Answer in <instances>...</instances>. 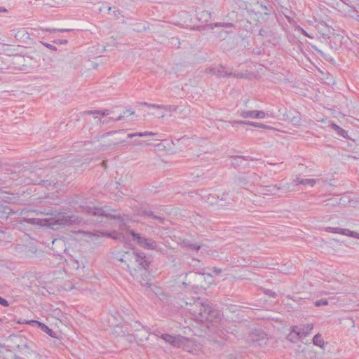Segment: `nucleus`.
Returning a JSON list of instances; mask_svg holds the SVG:
<instances>
[{"instance_id": "obj_48", "label": "nucleus", "mask_w": 359, "mask_h": 359, "mask_svg": "<svg viewBox=\"0 0 359 359\" xmlns=\"http://www.w3.org/2000/svg\"><path fill=\"white\" fill-rule=\"evenodd\" d=\"M0 12H4V13H7L8 12V10L4 7H1L0 8Z\"/></svg>"}, {"instance_id": "obj_49", "label": "nucleus", "mask_w": 359, "mask_h": 359, "mask_svg": "<svg viewBox=\"0 0 359 359\" xmlns=\"http://www.w3.org/2000/svg\"><path fill=\"white\" fill-rule=\"evenodd\" d=\"M156 336L157 337H160L161 335L160 334V332L159 331H155V332L154 333Z\"/></svg>"}, {"instance_id": "obj_5", "label": "nucleus", "mask_w": 359, "mask_h": 359, "mask_svg": "<svg viewBox=\"0 0 359 359\" xmlns=\"http://www.w3.org/2000/svg\"><path fill=\"white\" fill-rule=\"evenodd\" d=\"M81 219L76 215H66L65 214H59L55 217V224L58 225L69 226L74 224H79Z\"/></svg>"}, {"instance_id": "obj_37", "label": "nucleus", "mask_w": 359, "mask_h": 359, "mask_svg": "<svg viewBox=\"0 0 359 359\" xmlns=\"http://www.w3.org/2000/svg\"><path fill=\"white\" fill-rule=\"evenodd\" d=\"M42 44L46 46V48L52 50H54V51H56L57 50V48L52 45V44H50V43H46V42H43Z\"/></svg>"}, {"instance_id": "obj_4", "label": "nucleus", "mask_w": 359, "mask_h": 359, "mask_svg": "<svg viewBox=\"0 0 359 359\" xmlns=\"http://www.w3.org/2000/svg\"><path fill=\"white\" fill-rule=\"evenodd\" d=\"M160 337L177 348L184 347L189 341L188 338L181 335L174 336L169 334H163Z\"/></svg>"}, {"instance_id": "obj_15", "label": "nucleus", "mask_w": 359, "mask_h": 359, "mask_svg": "<svg viewBox=\"0 0 359 359\" xmlns=\"http://www.w3.org/2000/svg\"><path fill=\"white\" fill-rule=\"evenodd\" d=\"M313 328V325L311 323H308L302 325V327H299V334L302 337H306L309 336Z\"/></svg>"}, {"instance_id": "obj_26", "label": "nucleus", "mask_w": 359, "mask_h": 359, "mask_svg": "<svg viewBox=\"0 0 359 359\" xmlns=\"http://www.w3.org/2000/svg\"><path fill=\"white\" fill-rule=\"evenodd\" d=\"M177 109H178V107L176 105L162 104L161 109H163L165 111H176L177 110Z\"/></svg>"}, {"instance_id": "obj_35", "label": "nucleus", "mask_w": 359, "mask_h": 359, "mask_svg": "<svg viewBox=\"0 0 359 359\" xmlns=\"http://www.w3.org/2000/svg\"><path fill=\"white\" fill-rule=\"evenodd\" d=\"M249 180H247L245 178H243V177H239L238 178V184L240 186H245L248 184Z\"/></svg>"}, {"instance_id": "obj_40", "label": "nucleus", "mask_w": 359, "mask_h": 359, "mask_svg": "<svg viewBox=\"0 0 359 359\" xmlns=\"http://www.w3.org/2000/svg\"><path fill=\"white\" fill-rule=\"evenodd\" d=\"M273 165L274 166H276L277 169L279 170H283L285 168V165L283 164V163H280L273 164Z\"/></svg>"}, {"instance_id": "obj_2", "label": "nucleus", "mask_w": 359, "mask_h": 359, "mask_svg": "<svg viewBox=\"0 0 359 359\" xmlns=\"http://www.w3.org/2000/svg\"><path fill=\"white\" fill-rule=\"evenodd\" d=\"M129 233L132 236V240L136 242L141 248L146 250H156L162 254L166 253V250L158 247V243L154 240L142 236L140 233H136L134 230H130Z\"/></svg>"}, {"instance_id": "obj_22", "label": "nucleus", "mask_w": 359, "mask_h": 359, "mask_svg": "<svg viewBox=\"0 0 359 359\" xmlns=\"http://www.w3.org/2000/svg\"><path fill=\"white\" fill-rule=\"evenodd\" d=\"M313 344L320 348L323 347L325 342L320 334H317L313 337Z\"/></svg>"}, {"instance_id": "obj_30", "label": "nucleus", "mask_w": 359, "mask_h": 359, "mask_svg": "<svg viewBox=\"0 0 359 359\" xmlns=\"http://www.w3.org/2000/svg\"><path fill=\"white\" fill-rule=\"evenodd\" d=\"M113 15L114 20H120L121 18H123V15L121 13V11L119 10H114L113 11Z\"/></svg>"}, {"instance_id": "obj_58", "label": "nucleus", "mask_w": 359, "mask_h": 359, "mask_svg": "<svg viewBox=\"0 0 359 359\" xmlns=\"http://www.w3.org/2000/svg\"><path fill=\"white\" fill-rule=\"evenodd\" d=\"M222 339H225L224 336H220Z\"/></svg>"}, {"instance_id": "obj_45", "label": "nucleus", "mask_w": 359, "mask_h": 359, "mask_svg": "<svg viewBox=\"0 0 359 359\" xmlns=\"http://www.w3.org/2000/svg\"><path fill=\"white\" fill-rule=\"evenodd\" d=\"M266 293L267 294H269V296L272 297H276V293L275 292L271 291V290H267Z\"/></svg>"}, {"instance_id": "obj_32", "label": "nucleus", "mask_w": 359, "mask_h": 359, "mask_svg": "<svg viewBox=\"0 0 359 359\" xmlns=\"http://www.w3.org/2000/svg\"><path fill=\"white\" fill-rule=\"evenodd\" d=\"M296 30L307 37L312 38V36H311L303 28L299 26L296 27Z\"/></svg>"}, {"instance_id": "obj_13", "label": "nucleus", "mask_w": 359, "mask_h": 359, "mask_svg": "<svg viewBox=\"0 0 359 359\" xmlns=\"http://www.w3.org/2000/svg\"><path fill=\"white\" fill-rule=\"evenodd\" d=\"M232 125L233 124H239V125H249L255 127L262 128H270L271 127L266 126L263 123L252 122V121H233L231 122Z\"/></svg>"}, {"instance_id": "obj_57", "label": "nucleus", "mask_w": 359, "mask_h": 359, "mask_svg": "<svg viewBox=\"0 0 359 359\" xmlns=\"http://www.w3.org/2000/svg\"><path fill=\"white\" fill-rule=\"evenodd\" d=\"M318 52H319L321 55H323V52H322L321 50H318Z\"/></svg>"}, {"instance_id": "obj_19", "label": "nucleus", "mask_w": 359, "mask_h": 359, "mask_svg": "<svg viewBox=\"0 0 359 359\" xmlns=\"http://www.w3.org/2000/svg\"><path fill=\"white\" fill-rule=\"evenodd\" d=\"M144 215L151 217L154 219H156L158 222L160 224H163L164 222V218L160 215H155L154 212L150 210H145L143 212Z\"/></svg>"}, {"instance_id": "obj_3", "label": "nucleus", "mask_w": 359, "mask_h": 359, "mask_svg": "<svg viewBox=\"0 0 359 359\" xmlns=\"http://www.w3.org/2000/svg\"><path fill=\"white\" fill-rule=\"evenodd\" d=\"M248 341L255 346L263 347L266 345L268 339L262 330H254L248 336Z\"/></svg>"}, {"instance_id": "obj_34", "label": "nucleus", "mask_w": 359, "mask_h": 359, "mask_svg": "<svg viewBox=\"0 0 359 359\" xmlns=\"http://www.w3.org/2000/svg\"><path fill=\"white\" fill-rule=\"evenodd\" d=\"M188 246L190 249L196 250V251L199 250L201 248V246L197 243H191Z\"/></svg>"}, {"instance_id": "obj_7", "label": "nucleus", "mask_w": 359, "mask_h": 359, "mask_svg": "<svg viewBox=\"0 0 359 359\" xmlns=\"http://www.w3.org/2000/svg\"><path fill=\"white\" fill-rule=\"evenodd\" d=\"M210 72L218 76H230L232 75L231 69H226L222 65H218L217 67L210 69Z\"/></svg>"}, {"instance_id": "obj_31", "label": "nucleus", "mask_w": 359, "mask_h": 359, "mask_svg": "<svg viewBox=\"0 0 359 359\" xmlns=\"http://www.w3.org/2000/svg\"><path fill=\"white\" fill-rule=\"evenodd\" d=\"M26 323L31 325L32 326H38L39 327H41V326L43 324L42 323H41L38 320H34L27 321Z\"/></svg>"}, {"instance_id": "obj_52", "label": "nucleus", "mask_w": 359, "mask_h": 359, "mask_svg": "<svg viewBox=\"0 0 359 359\" xmlns=\"http://www.w3.org/2000/svg\"><path fill=\"white\" fill-rule=\"evenodd\" d=\"M126 269H127L128 271H130V266H129V264H126Z\"/></svg>"}, {"instance_id": "obj_54", "label": "nucleus", "mask_w": 359, "mask_h": 359, "mask_svg": "<svg viewBox=\"0 0 359 359\" xmlns=\"http://www.w3.org/2000/svg\"><path fill=\"white\" fill-rule=\"evenodd\" d=\"M111 9H112V8H111V7H110V6H109V7H108V11H110Z\"/></svg>"}, {"instance_id": "obj_43", "label": "nucleus", "mask_w": 359, "mask_h": 359, "mask_svg": "<svg viewBox=\"0 0 359 359\" xmlns=\"http://www.w3.org/2000/svg\"><path fill=\"white\" fill-rule=\"evenodd\" d=\"M268 188L270 189V191L271 192H275L276 190H278L280 189V188L279 187H278L277 185H273V186H269Z\"/></svg>"}, {"instance_id": "obj_42", "label": "nucleus", "mask_w": 359, "mask_h": 359, "mask_svg": "<svg viewBox=\"0 0 359 359\" xmlns=\"http://www.w3.org/2000/svg\"><path fill=\"white\" fill-rule=\"evenodd\" d=\"M55 184H56V182H55V181H52L51 182H49L48 180L43 181V185L46 186V187L51 185V184L55 185Z\"/></svg>"}, {"instance_id": "obj_1", "label": "nucleus", "mask_w": 359, "mask_h": 359, "mask_svg": "<svg viewBox=\"0 0 359 359\" xmlns=\"http://www.w3.org/2000/svg\"><path fill=\"white\" fill-rule=\"evenodd\" d=\"M186 309L193 316L196 321L205 322L211 321V316L216 312L212 306V304L208 301L201 298L188 299L185 301Z\"/></svg>"}, {"instance_id": "obj_36", "label": "nucleus", "mask_w": 359, "mask_h": 359, "mask_svg": "<svg viewBox=\"0 0 359 359\" xmlns=\"http://www.w3.org/2000/svg\"><path fill=\"white\" fill-rule=\"evenodd\" d=\"M249 180H250L252 182H255L258 180L259 177L256 173L253 172L249 176Z\"/></svg>"}, {"instance_id": "obj_6", "label": "nucleus", "mask_w": 359, "mask_h": 359, "mask_svg": "<svg viewBox=\"0 0 359 359\" xmlns=\"http://www.w3.org/2000/svg\"><path fill=\"white\" fill-rule=\"evenodd\" d=\"M240 116L244 118H264L266 114L264 111H242Z\"/></svg>"}, {"instance_id": "obj_17", "label": "nucleus", "mask_w": 359, "mask_h": 359, "mask_svg": "<svg viewBox=\"0 0 359 359\" xmlns=\"http://www.w3.org/2000/svg\"><path fill=\"white\" fill-rule=\"evenodd\" d=\"M15 212L12 210L8 205H0V217L1 218H8V216L14 213Z\"/></svg>"}, {"instance_id": "obj_28", "label": "nucleus", "mask_w": 359, "mask_h": 359, "mask_svg": "<svg viewBox=\"0 0 359 359\" xmlns=\"http://www.w3.org/2000/svg\"><path fill=\"white\" fill-rule=\"evenodd\" d=\"M140 104L143 105V106H147L149 108L158 109H161V106H162V104H150V103L145 102H140Z\"/></svg>"}, {"instance_id": "obj_20", "label": "nucleus", "mask_w": 359, "mask_h": 359, "mask_svg": "<svg viewBox=\"0 0 359 359\" xmlns=\"http://www.w3.org/2000/svg\"><path fill=\"white\" fill-rule=\"evenodd\" d=\"M233 26V24L230 22H215L209 25L210 28L212 29L215 27L231 28Z\"/></svg>"}, {"instance_id": "obj_11", "label": "nucleus", "mask_w": 359, "mask_h": 359, "mask_svg": "<svg viewBox=\"0 0 359 359\" xmlns=\"http://www.w3.org/2000/svg\"><path fill=\"white\" fill-rule=\"evenodd\" d=\"M299 333V326H293L291 327V331L288 334L287 339L291 342H297L302 338Z\"/></svg>"}, {"instance_id": "obj_18", "label": "nucleus", "mask_w": 359, "mask_h": 359, "mask_svg": "<svg viewBox=\"0 0 359 359\" xmlns=\"http://www.w3.org/2000/svg\"><path fill=\"white\" fill-rule=\"evenodd\" d=\"M294 182L296 184H302V185H309L310 187H313L316 184V180L314 179H301L296 178Z\"/></svg>"}, {"instance_id": "obj_38", "label": "nucleus", "mask_w": 359, "mask_h": 359, "mask_svg": "<svg viewBox=\"0 0 359 359\" xmlns=\"http://www.w3.org/2000/svg\"><path fill=\"white\" fill-rule=\"evenodd\" d=\"M0 304H1V306H4V307H8V306H9V303H8V302L6 299H4V298H2V297H0Z\"/></svg>"}, {"instance_id": "obj_29", "label": "nucleus", "mask_w": 359, "mask_h": 359, "mask_svg": "<svg viewBox=\"0 0 359 359\" xmlns=\"http://www.w3.org/2000/svg\"><path fill=\"white\" fill-rule=\"evenodd\" d=\"M314 305L317 307H319L321 306H327V305H328V301L325 299H321L316 301L314 302Z\"/></svg>"}, {"instance_id": "obj_41", "label": "nucleus", "mask_w": 359, "mask_h": 359, "mask_svg": "<svg viewBox=\"0 0 359 359\" xmlns=\"http://www.w3.org/2000/svg\"><path fill=\"white\" fill-rule=\"evenodd\" d=\"M349 236L359 239V233L351 231Z\"/></svg>"}, {"instance_id": "obj_27", "label": "nucleus", "mask_w": 359, "mask_h": 359, "mask_svg": "<svg viewBox=\"0 0 359 359\" xmlns=\"http://www.w3.org/2000/svg\"><path fill=\"white\" fill-rule=\"evenodd\" d=\"M46 32H50V33H53V32H71V31H73V29H51V28H46L44 29Z\"/></svg>"}, {"instance_id": "obj_46", "label": "nucleus", "mask_w": 359, "mask_h": 359, "mask_svg": "<svg viewBox=\"0 0 359 359\" xmlns=\"http://www.w3.org/2000/svg\"><path fill=\"white\" fill-rule=\"evenodd\" d=\"M214 271L216 273H220L222 272V269H219V268H216L215 267L213 269Z\"/></svg>"}, {"instance_id": "obj_59", "label": "nucleus", "mask_w": 359, "mask_h": 359, "mask_svg": "<svg viewBox=\"0 0 359 359\" xmlns=\"http://www.w3.org/2000/svg\"><path fill=\"white\" fill-rule=\"evenodd\" d=\"M0 321H1V319L0 318Z\"/></svg>"}, {"instance_id": "obj_23", "label": "nucleus", "mask_w": 359, "mask_h": 359, "mask_svg": "<svg viewBox=\"0 0 359 359\" xmlns=\"http://www.w3.org/2000/svg\"><path fill=\"white\" fill-rule=\"evenodd\" d=\"M156 133H153V132H149V131H146V132H143V133H130L128 135V137H130V138H132V137H144V136H149V135H151V136H153V135H156Z\"/></svg>"}, {"instance_id": "obj_21", "label": "nucleus", "mask_w": 359, "mask_h": 359, "mask_svg": "<svg viewBox=\"0 0 359 359\" xmlns=\"http://www.w3.org/2000/svg\"><path fill=\"white\" fill-rule=\"evenodd\" d=\"M111 113V111L109 109H104V110H90V111H86V114H90V115H93V114H100L102 116H107L109 114H110Z\"/></svg>"}, {"instance_id": "obj_53", "label": "nucleus", "mask_w": 359, "mask_h": 359, "mask_svg": "<svg viewBox=\"0 0 359 359\" xmlns=\"http://www.w3.org/2000/svg\"><path fill=\"white\" fill-rule=\"evenodd\" d=\"M119 261H120V262H124V259H123V258H121V259H119Z\"/></svg>"}, {"instance_id": "obj_9", "label": "nucleus", "mask_w": 359, "mask_h": 359, "mask_svg": "<svg viewBox=\"0 0 359 359\" xmlns=\"http://www.w3.org/2000/svg\"><path fill=\"white\" fill-rule=\"evenodd\" d=\"M83 212L88 215H97V216H106L109 217V215H107L104 213V211L102 208H95V207H83Z\"/></svg>"}, {"instance_id": "obj_47", "label": "nucleus", "mask_w": 359, "mask_h": 359, "mask_svg": "<svg viewBox=\"0 0 359 359\" xmlns=\"http://www.w3.org/2000/svg\"><path fill=\"white\" fill-rule=\"evenodd\" d=\"M35 220H36L35 219H27L26 221L28 223L34 224L35 223Z\"/></svg>"}, {"instance_id": "obj_51", "label": "nucleus", "mask_w": 359, "mask_h": 359, "mask_svg": "<svg viewBox=\"0 0 359 359\" xmlns=\"http://www.w3.org/2000/svg\"><path fill=\"white\" fill-rule=\"evenodd\" d=\"M14 359H22L20 356L17 355H14Z\"/></svg>"}, {"instance_id": "obj_14", "label": "nucleus", "mask_w": 359, "mask_h": 359, "mask_svg": "<svg viewBox=\"0 0 359 359\" xmlns=\"http://www.w3.org/2000/svg\"><path fill=\"white\" fill-rule=\"evenodd\" d=\"M287 118L294 126H299L302 123L301 115L298 112H290V114L287 115Z\"/></svg>"}, {"instance_id": "obj_33", "label": "nucleus", "mask_w": 359, "mask_h": 359, "mask_svg": "<svg viewBox=\"0 0 359 359\" xmlns=\"http://www.w3.org/2000/svg\"><path fill=\"white\" fill-rule=\"evenodd\" d=\"M116 133H125V130H114V131L107 132L102 135V137H108L109 135H111Z\"/></svg>"}, {"instance_id": "obj_12", "label": "nucleus", "mask_w": 359, "mask_h": 359, "mask_svg": "<svg viewBox=\"0 0 359 359\" xmlns=\"http://www.w3.org/2000/svg\"><path fill=\"white\" fill-rule=\"evenodd\" d=\"M325 231L330 233H339L344 236H349L350 234V229H342L339 227H331L327 226L325 228Z\"/></svg>"}, {"instance_id": "obj_56", "label": "nucleus", "mask_w": 359, "mask_h": 359, "mask_svg": "<svg viewBox=\"0 0 359 359\" xmlns=\"http://www.w3.org/2000/svg\"><path fill=\"white\" fill-rule=\"evenodd\" d=\"M259 34H260V35H262V30H260V31H259Z\"/></svg>"}, {"instance_id": "obj_39", "label": "nucleus", "mask_w": 359, "mask_h": 359, "mask_svg": "<svg viewBox=\"0 0 359 359\" xmlns=\"http://www.w3.org/2000/svg\"><path fill=\"white\" fill-rule=\"evenodd\" d=\"M68 41L67 39H55L53 41V43L56 44H66Z\"/></svg>"}, {"instance_id": "obj_16", "label": "nucleus", "mask_w": 359, "mask_h": 359, "mask_svg": "<svg viewBox=\"0 0 359 359\" xmlns=\"http://www.w3.org/2000/svg\"><path fill=\"white\" fill-rule=\"evenodd\" d=\"M330 127L333 130H335V132L337 133V134L339 136L342 137L344 138H348V137L347 131H346L345 130H344L343 128H341L340 126H337V124H335L334 123H332L330 124Z\"/></svg>"}, {"instance_id": "obj_50", "label": "nucleus", "mask_w": 359, "mask_h": 359, "mask_svg": "<svg viewBox=\"0 0 359 359\" xmlns=\"http://www.w3.org/2000/svg\"><path fill=\"white\" fill-rule=\"evenodd\" d=\"M165 116V114L164 113H163V112H161L160 117L161 118H164Z\"/></svg>"}, {"instance_id": "obj_25", "label": "nucleus", "mask_w": 359, "mask_h": 359, "mask_svg": "<svg viewBox=\"0 0 359 359\" xmlns=\"http://www.w3.org/2000/svg\"><path fill=\"white\" fill-rule=\"evenodd\" d=\"M40 328L42 331L47 333L49 336L52 337H55V332L45 324L43 323Z\"/></svg>"}, {"instance_id": "obj_55", "label": "nucleus", "mask_w": 359, "mask_h": 359, "mask_svg": "<svg viewBox=\"0 0 359 359\" xmlns=\"http://www.w3.org/2000/svg\"><path fill=\"white\" fill-rule=\"evenodd\" d=\"M122 23H126V21L125 20V19L122 20Z\"/></svg>"}, {"instance_id": "obj_44", "label": "nucleus", "mask_w": 359, "mask_h": 359, "mask_svg": "<svg viewBox=\"0 0 359 359\" xmlns=\"http://www.w3.org/2000/svg\"><path fill=\"white\" fill-rule=\"evenodd\" d=\"M127 114H129L130 115H133L135 114V111L131 109H126L125 111H123V113L121 115H124L125 116Z\"/></svg>"}, {"instance_id": "obj_10", "label": "nucleus", "mask_w": 359, "mask_h": 359, "mask_svg": "<svg viewBox=\"0 0 359 359\" xmlns=\"http://www.w3.org/2000/svg\"><path fill=\"white\" fill-rule=\"evenodd\" d=\"M17 348L18 351L26 357H29L32 354H35L38 356V354H36L35 352L32 350L29 343L25 342L22 344H19Z\"/></svg>"}, {"instance_id": "obj_8", "label": "nucleus", "mask_w": 359, "mask_h": 359, "mask_svg": "<svg viewBox=\"0 0 359 359\" xmlns=\"http://www.w3.org/2000/svg\"><path fill=\"white\" fill-rule=\"evenodd\" d=\"M135 262H137L140 266L144 269H147L149 266V262H148L145 254L142 252H133Z\"/></svg>"}, {"instance_id": "obj_24", "label": "nucleus", "mask_w": 359, "mask_h": 359, "mask_svg": "<svg viewBox=\"0 0 359 359\" xmlns=\"http://www.w3.org/2000/svg\"><path fill=\"white\" fill-rule=\"evenodd\" d=\"M123 118H124V115H119L116 118H114L112 117H109L107 119H105L104 121H102L101 119H99L98 121L100 123H102V124H107V123H109V122L116 123V122H117L118 121H121Z\"/></svg>"}]
</instances>
